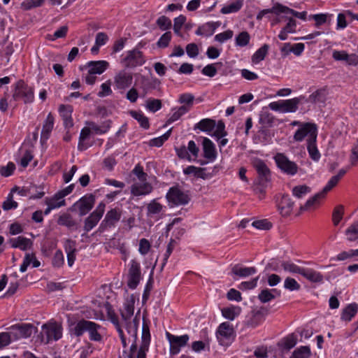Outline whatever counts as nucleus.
I'll return each instance as SVG.
<instances>
[{"mask_svg": "<svg viewBox=\"0 0 358 358\" xmlns=\"http://www.w3.org/2000/svg\"><path fill=\"white\" fill-rule=\"evenodd\" d=\"M130 114L135 120H136L139 122L142 127H143L144 129L149 128L150 125L148 118L145 117L142 113L137 111H131Z\"/></svg>", "mask_w": 358, "mask_h": 358, "instance_id": "obj_44", "label": "nucleus"}, {"mask_svg": "<svg viewBox=\"0 0 358 358\" xmlns=\"http://www.w3.org/2000/svg\"><path fill=\"white\" fill-rule=\"evenodd\" d=\"M294 206V202L288 195H283L278 204V209L282 216H288L291 214Z\"/></svg>", "mask_w": 358, "mask_h": 358, "instance_id": "obj_22", "label": "nucleus"}, {"mask_svg": "<svg viewBox=\"0 0 358 358\" xmlns=\"http://www.w3.org/2000/svg\"><path fill=\"white\" fill-rule=\"evenodd\" d=\"M343 206L341 205L338 206L334 208L332 215V220L334 225L336 226L338 224V223L343 218Z\"/></svg>", "mask_w": 358, "mask_h": 358, "instance_id": "obj_55", "label": "nucleus"}, {"mask_svg": "<svg viewBox=\"0 0 358 358\" xmlns=\"http://www.w3.org/2000/svg\"><path fill=\"white\" fill-rule=\"evenodd\" d=\"M121 211L117 208H113L107 212L103 220L101 222L100 228H110L114 227L115 224L121 218Z\"/></svg>", "mask_w": 358, "mask_h": 358, "instance_id": "obj_16", "label": "nucleus"}, {"mask_svg": "<svg viewBox=\"0 0 358 358\" xmlns=\"http://www.w3.org/2000/svg\"><path fill=\"white\" fill-rule=\"evenodd\" d=\"M106 204L101 202L96 209L85 220L84 230L87 232L92 230L99 222L102 217Z\"/></svg>", "mask_w": 358, "mask_h": 358, "instance_id": "obj_10", "label": "nucleus"}, {"mask_svg": "<svg viewBox=\"0 0 358 358\" xmlns=\"http://www.w3.org/2000/svg\"><path fill=\"white\" fill-rule=\"evenodd\" d=\"M157 24L162 30L164 31L171 28V21L169 17L163 15L157 19Z\"/></svg>", "mask_w": 358, "mask_h": 358, "instance_id": "obj_64", "label": "nucleus"}, {"mask_svg": "<svg viewBox=\"0 0 358 358\" xmlns=\"http://www.w3.org/2000/svg\"><path fill=\"white\" fill-rule=\"evenodd\" d=\"M152 185L146 181L143 183H134L131 187V193L136 196H145L152 192Z\"/></svg>", "mask_w": 358, "mask_h": 358, "instance_id": "obj_18", "label": "nucleus"}, {"mask_svg": "<svg viewBox=\"0 0 358 358\" xmlns=\"http://www.w3.org/2000/svg\"><path fill=\"white\" fill-rule=\"evenodd\" d=\"M345 234L349 241L358 240V220L352 223L346 230Z\"/></svg>", "mask_w": 358, "mask_h": 358, "instance_id": "obj_36", "label": "nucleus"}, {"mask_svg": "<svg viewBox=\"0 0 358 358\" xmlns=\"http://www.w3.org/2000/svg\"><path fill=\"white\" fill-rule=\"evenodd\" d=\"M59 112L62 116L64 125L66 128H71L73 126V122L71 117L73 107L70 105H60Z\"/></svg>", "mask_w": 358, "mask_h": 358, "instance_id": "obj_20", "label": "nucleus"}, {"mask_svg": "<svg viewBox=\"0 0 358 358\" xmlns=\"http://www.w3.org/2000/svg\"><path fill=\"white\" fill-rule=\"evenodd\" d=\"M296 341V336L294 334H289L283 340L282 346L285 349L289 350L295 346Z\"/></svg>", "mask_w": 358, "mask_h": 358, "instance_id": "obj_56", "label": "nucleus"}, {"mask_svg": "<svg viewBox=\"0 0 358 358\" xmlns=\"http://www.w3.org/2000/svg\"><path fill=\"white\" fill-rule=\"evenodd\" d=\"M126 329L129 334H130L134 341L137 338L138 327L139 323V319L135 317L131 321V320L125 322Z\"/></svg>", "mask_w": 358, "mask_h": 358, "instance_id": "obj_35", "label": "nucleus"}, {"mask_svg": "<svg viewBox=\"0 0 358 358\" xmlns=\"http://www.w3.org/2000/svg\"><path fill=\"white\" fill-rule=\"evenodd\" d=\"M256 271L255 267H240L238 265H235L231 269L232 273L240 277L250 276L255 274Z\"/></svg>", "mask_w": 358, "mask_h": 358, "instance_id": "obj_33", "label": "nucleus"}, {"mask_svg": "<svg viewBox=\"0 0 358 358\" xmlns=\"http://www.w3.org/2000/svg\"><path fill=\"white\" fill-rule=\"evenodd\" d=\"M339 180H340L336 176L331 177L329 182H327V184L326 185V186L322 189L321 192H318L315 196L309 199L306 202L305 205L301 206L300 207V211H303L309 209L320 199L324 198L326 194L338 184Z\"/></svg>", "mask_w": 358, "mask_h": 358, "instance_id": "obj_6", "label": "nucleus"}, {"mask_svg": "<svg viewBox=\"0 0 358 358\" xmlns=\"http://www.w3.org/2000/svg\"><path fill=\"white\" fill-rule=\"evenodd\" d=\"M269 13H273L276 15H279L281 13L291 14L293 16L303 20H306L307 15V13L306 11L300 13L280 3H275L272 8L261 10L257 15V20H260L263 18L264 16Z\"/></svg>", "mask_w": 358, "mask_h": 358, "instance_id": "obj_2", "label": "nucleus"}, {"mask_svg": "<svg viewBox=\"0 0 358 358\" xmlns=\"http://www.w3.org/2000/svg\"><path fill=\"white\" fill-rule=\"evenodd\" d=\"M243 5V0H236V1L232 2L231 3L224 6L221 9V13L222 14L236 13L242 8Z\"/></svg>", "mask_w": 358, "mask_h": 358, "instance_id": "obj_37", "label": "nucleus"}, {"mask_svg": "<svg viewBox=\"0 0 358 358\" xmlns=\"http://www.w3.org/2000/svg\"><path fill=\"white\" fill-rule=\"evenodd\" d=\"M40 336L41 341L46 344L52 340H59L62 336V327L61 324L55 322L43 324Z\"/></svg>", "mask_w": 358, "mask_h": 358, "instance_id": "obj_3", "label": "nucleus"}, {"mask_svg": "<svg viewBox=\"0 0 358 358\" xmlns=\"http://www.w3.org/2000/svg\"><path fill=\"white\" fill-rule=\"evenodd\" d=\"M310 350L308 346H302L295 350L291 358H309Z\"/></svg>", "mask_w": 358, "mask_h": 358, "instance_id": "obj_47", "label": "nucleus"}, {"mask_svg": "<svg viewBox=\"0 0 358 358\" xmlns=\"http://www.w3.org/2000/svg\"><path fill=\"white\" fill-rule=\"evenodd\" d=\"M57 224L59 225L65 226L69 229L77 226V222L73 220L71 215L66 213L62 214L59 217L57 220Z\"/></svg>", "mask_w": 358, "mask_h": 358, "instance_id": "obj_34", "label": "nucleus"}, {"mask_svg": "<svg viewBox=\"0 0 358 358\" xmlns=\"http://www.w3.org/2000/svg\"><path fill=\"white\" fill-rule=\"evenodd\" d=\"M252 165L258 173L259 183L264 185L268 182L271 178V171L264 162L257 159L253 161Z\"/></svg>", "mask_w": 358, "mask_h": 358, "instance_id": "obj_14", "label": "nucleus"}, {"mask_svg": "<svg viewBox=\"0 0 358 358\" xmlns=\"http://www.w3.org/2000/svg\"><path fill=\"white\" fill-rule=\"evenodd\" d=\"M148 213L151 215H155L159 213L162 210V206L157 202L155 200H152L147 206Z\"/></svg>", "mask_w": 358, "mask_h": 358, "instance_id": "obj_60", "label": "nucleus"}, {"mask_svg": "<svg viewBox=\"0 0 358 358\" xmlns=\"http://www.w3.org/2000/svg\"><path fill=\"white\" fill-rule=\"evenodd\" d=\"M95 197L93 194H86L83 196L74 206L78 205L80 216L85 215L93 208Z\"/></svg>", "mask_w": 358, "mask_h": 358, "instance_id": "obj_15", "label": "nucleus"}, {"mask_svg": "<svg viewBox=\"0 0 358 358\" xmlns=\"http://www.w3.org/2000/svg\"><path fill=\"white\" fill-rule=\"evenodd\" d=\"M141 279V266L136 260H131L128 273L127 285L130 289H136Z\"/></svg>", "mask_w": 358, "mask_h": 358, "instance_id": "obj_13", "label": "nucleus"}, {"mask_svg": "<svg viewBox=\"0 0 358 358\" xmlns=\"http://www.w3.org/2000/svg\"><path fill=\"white\" fill-rule=\"evenodd\" d=\"M54 117L49 113L43 123V129L41 134V140H47L54 127Z\"/></svg>", "mask_w": 358, "mask_h": 358, "instance_id": "obj_26", "label": "nucleus"}, {"mask_svg": "<svg viewBox=\"0 0 358 358\" xmlns=\"http://www.w3.org/2000/svg\"><path fill=\"white\" fill-rule=\"evenodd\" d=\"M171 40V33L170 31H167L160 37V38L157 43V45L159 48H166L169 45Z\"/></svg>", "mask_w": 358, "mask_h": 358, "instance_id": "obj_63", "label": "nucleus"}, {"mask_svg": "<svg viewBox=\"0 0 358 358\" xmlns=\"http://www.w3.org/2000/svg\"><path fill=\"white\" fill-rule=\"evenodd\" d=\"M330 15L327 13H320L311 15L309 16L310 19L314 20L315 22V27H319L320 26L325 24L327 22V18Z\"/></svg>", "mask_w": 358, "mask_h": 358, "instance_id": "obj_52", "label": "nucleus"}, {"mask_svg": "<svg viewBox=\"0 0 358 358\" xmlns=\"http://www.w3.org/2000/svg\"><path fill=\"white\" fill-rule=\"evenodd\" d=\"M358 310V305L351 303L347 306L342 312L341 319L345 321H350L352 318L357 314Z\"/></svg>", "mask_w": 358, "mask_h": 358, "instance_id": "obj_31", "label": "nucleus"}, {"mask_svg": "<svg viewBox=\"0 0 358 358\" xmlns=\"http://www.w3.org/2000/svg\"><path fill=\"white\" fill-rule=\"evenodd\" d=\"M239 312L240 308L236 307L224 308L222 310L223 317L230 320H234Z\"/></svg>", "mask_w": 358, "mask_h": 358, "instance_id": "obj_48", "label": "nucleus"}, {"mask_svg": "<svg viewBox=\"0 0 358 358\" xmlns=\"http://www.w3.org/2000/svg\"><path fill=\"white\" fill-rule=\"evenodd\" d=\"M284 287L290 291L299 290L301 287L296 280L292 278L287 277L284 282Z\"/></svg>", "mask_w": 358, "mask_h": 358, "instance_id": "obj_57", "label": "nucleus"}, {"mask_svg": "<svg viewBox=\"0 0 358 358\" xmlns=\"http://www.w3.org/2000/svg\"><path fill=\"white\" fill-rule=\"evenodd\" d=\"M109 64L106 61H92L87 64V66L89 68V73L91 74H101L108 67Z\"/></svg>", "mask_w": 358, "mask_h": 358, "instance_id": "obj_21", "label": "nucleus"}, {"mask_svg": "<svg viewBox=\"0 0 358 358\" xmlns=\"http://www.w3.org/2000/svg\"><path fill=\"white\" fill-rule=\"evenodd\" d=\"M304 96H300L291 99L282 101V113H294L298 109L299 104L303 102Z\"/></svg>", "mask_w": 358, "mask_h": 358, "instance_id": "obj_19", "label": "nucleus"}, {"mask_svg": "<svg viewBox=\"0 0 358 358\" xmlns=\"http://www.w3.org/2000/svg\"><path fill=\"white\" fill-rule=\"evenodd\" d=\"M99 328L100 326L95 322L82 319L72 325L71 331L77 337L88 332L92 341H99L101 340V336L98 332Z\"/></svg>", "mask_w": 358, "mask_h": 358, "instance_id": "obj_1", "label": "nucleus"}, {"mask_svg": "<svg viewBox=\"0 0 358 358\" xmlns=\"http://www.w3.org/2000/svg\"><path fill=\"white\" fill-rule=\"evenodd\" d=\"M183 173L185 175L193 174L195 177L198 178H202L206 180L211 177L210 173H206L205 168L196 167L194 166H189L186 169L183 170Z\"/></svg>", "mask_w": 358, "mask_h": 358, "instance_id": "obj_25", "label": "nucleus"}, {"mask_svg": "<svg viewBox=\"0 0 358 358\" xmlns=\"http://www.w3.org/2000/svg\"><path fill=\"white\" fill-rule=\"evenodd\" d=\"M166 336L170 343V353L171 355L179 353L180 348L185 346L189 338L187 334L178 336L166 332Z\"/></svg>", "mask_w": 358, "mask_h": 358, "instance_id": "obj_11", "label": "nucleus"}, {"mask_svg": "<svg viewBox=\"0 0 358 358\" xmlns=\"http://www.w3.org/2000/svg\"><path fill=\"white\" fill-rule=\"evenodd\" d=\"M110 120L105 121L101 125H98L94 122H87L86 124L90 127L91 131H94L96 134H103L106 133L110 128Z\"/></svg>", "mask_w": 358, "mask_h": 358, "instance_id": "obj_29", "label": "nucleus"}, {"mask_svg": "<svg viewBox=\"0 0 358 358\" xmlns=\"http://www.w3.org/2000/svg\"><path fill=\"white\" fill-rule=\"evenodd\" d=\"M203 156L210 161H213L217 157L215 145L208 138L203 140Z\"/></svg>", "mask_w": 358, "mask_h": 358, "instance_id": "obj_24", "label": "nucleus"}, {"mask_svg": "<svg viewBox=\"0 0 358 358\" xmlns=\"http://www.w3.org/2000/svg\"><path fill=\"white\" fill-rule=\"evenodd\" d=\"M250 36L247 31H242L236 37V44L240 47L246 46L250 41Z\"/></svg>", "mask_w": 358, "mask_h": 358, "instance_id": "obj_53", "label": "nucleus"}, {"mask_svg": "<svg viewBox=\"0 0 358 358\" xmlns=\"http://www.w3.org/2000/svg\"><path fill=\"white\" fill-rule=\"evenodd\" d=\"M215 127V121L211 119H203L195 124L194 129H199L203 131L210 132Z\"/></svg>", "mask_w": 358, "mask_h": 358, "instance_id": "obj_32", "label": "nucleus"}, {"mask_svg": "<svg viewBox=\"0 0 358 358\" xmlns=\"http://www.w3.org/2000/svg\"><path fill=\"white\" fill-rule=\"evenodd\" d=\"M234 333L232 326L228 322H223L218 327L217 334L224 338L230 337Z\"/></svg>", "mask_w": 358, "mask_h": 358, "instance_id": "obj_39", "label": "nucleus"}, {"mask_svg": "<svg viewBox=\"0 0 358 358\" xmlns=\"http://www.w3.org/2000/svg\"><path fill=\"white\" fill-rule=\"evenodd\" d=\"M173 110L175 111L167 120L168 124H171L178 120L182 115L187 113L189 110V107L182 106L178 108H174Z\"/></svg>", "mask_w": 358, "mask_h": 358, "instance_id": "obj_40", "label": "nucleus"}, {"mask_svg": "<svg viewBox=\"0 0 358 358\" xmlns=\"http://www.w3.org/2000/svg\"><path fill=\"white\" fill-rule=\"evenodd\" d=\"M122 63L125 67L128 68L143 65L145 63L143 52L136 48L128 51L126 57L122 60Z\"/></svg>", "mask_w": 358, "mask_h": 358, "instance_id": "obj_12", "label": "nucleus"}, {"mask_svg": "<svg viewBox=\"0 0 358 358\" xmlns=\"http://www.w3.org/2000/svg\"><path fill=\"white\" fill-rule=\"evenodd\" d=\"M13 98L15 100L22 99L27 103H31L34 100V91L31 87L26 85L22 80L17 83L14 93Z\"/></svg>", "mask_w": 358, "mask_h": 358, "instance_id": "obj_9", "label": "nucleus"}, {"mask_svg": "<svg viewBox=\"0 0 358 358\" xmlns=\"http://www.w3.org/2000/svg\"><path fill=\"white\" fill-rule=\"evenodd\" d=\"M307 149L310 158L314 161H317L320 158V153L316 146V141H310L307 143Z\"/></svg>", "mask_w": 358, "mask_h": 358, "instance_id": "obj_45", "label": "nucleus"}, {"mask_svg": "<svg viewBox=\"0 0 358 358\" xmlns=\"http://www.w3.org/2000/svg\"><path fill=\"white\" fill-rule=\"evenodd\" d=\"M301 275L312 282L321 283L324 279L322 274L312 268H303Z\"/></svg>", "mask_w": 358, "mask_h": 358, "instance_id": "obj_28", "label": "nucleus"}, {"mask_svg": "<svg viewBox=\"0 0 358 358\" xmlns=\"http://www.w3.org/2000/svg\"><path fill=\"white\" fill-rule=\"evenodd\" d=\"M171 133V129L167 131L162 136L155 138L150 141V145L151 146L160 147L163 145V143L169 138Z\"/></svg>", "mask_w": 358, "mask_h": 358, "instance_id": "obj_54", "label": "nucleus"}, {"mask_svg": "<svg viewBox=\"0 0 358 358\" xmlns=\"http://www.w3.org/2000/svg\"><path fill=\"white\" fill-rule=\"evenodd\" d=\"M317 136V125L314 123L306 122L301 124L295 132L293 138L294 141L301 142L305 138H307V143L310 141H316Z\"/></svg>", "mask_w": 358, "mask_h": 358, "instance_id": "obj_4", "label": "nucleus"}, {"mask_svg": "<svg viewBox=\"0 0 358 358\" xmlns=\"http://www.w3.org/2000/svg\"><path fill=\"white\" fill-rule=\"evenodd\" d=\"M274 117L271 113L266 110H263L260 113L259 122L264 124H271Z\"/></svg>", "mask_w": 358, "mask_h": 358, "instance_id": "obj_58", "label": "nucleus"}, {"mask_svg": "<svg viewBox=\"0 0 358 358\" xmlns=\"http://www.w3.org/2000/svg\"><path fill=\"white\" fill-rule=\"evenodd\" d=\"M327 92L324 88L319 89L313 92L308 97L303 100L305 102L310 101L312 103H324L327 99Z\"/></svg>", "mask_w": 358, "mask_h": 358, "instance_id": "obj_27", "label": "nucleus"}, {"mask_svg": "<svg viewBox=\"0 0 358 358\" xmlns=\"http://www.w3.org/2000/svg\"><path fill=\"white\" fill-rule=\"evenodd\" d=\"M310 192V188L307 185H298L292 189V194L296 198H302Z\"/></svg>", "mask_w": 358, "mask_h": 358, "instance_id": "obj_51", "label": "nucleus"}, {"mask_svg": "<svg viewBox=\"0 0 358 358\" xmlns=\"http://www.w3.org/2000/svg\"><path fill=\"white\" fill-rule=\"evenodd\" d=\"M46 204H50L54 209L65 205V200L57 192L50 199H46Z\"/></svg>", "mask_w": 358, "mask_h": 358, "instance_id": "obj_42", "label": "nucleus"}, {"mask_svg": "<svg viewBox=\"0 0 358 358\" xmlns=\"http://www.w3.org/2000/svg\"><path fill=\"white\" fill-rule=\"evenodd\" d=\"M166 197L169 203L176 206H184L190 201V196L188 192H184L178 187H171Z\"/></svg>", "mask_w": 358, "mask_h": 358, "instance_id": "obj_5", "label": "nucleus"}, {"mask_svg": "<svg viewBox=\"0 0 358 358\" xmlns=\"http://www.w3.org/2000/svg\"><path fill=\"white\" fill-rule=\"evenodd\" d=\"M17 189V187L12 189L11 192L8 195L6 200L3 203L2 208L4 210L17 208L18 204L13 199V192Z\"/></svg>", "mask_w": 358, "mask_h": 358, "instance_id": "obj_41", "label": "nucleus"}, {"mask_svg": "<svg viewBox=\"0 0 358 358\" xmlns=\"http://www.w3.org/2000/svg\"><path fill=\"white\" fill-rule=\"evenodd\" d=\"M162 104L160 99H149L146 101V108L152 113H155L162 108Z\"/></svg>", "mask_w": 358, "mask_h": 358, "instance_id": "obj_50", "label": "nucleus"}, {"mask_svg": "<svg viewBox=\"0 0 358 358\" xmlns=\"http://www.w3.org/2000/svg\"><path fill=\"white\" fill-rule=\"evenodd\" d=\"M273 292H276L275 289L269 290L268 289H264L260 292L258 295V299L262 303H267L271 301L275 298L274 294L272 293Z\"/></svg>", "mask_w": 358, "mask_h": 358, "instance_id": "obj_49", "label": "nucleus"}, {"mask_svg": "<svg viewBox=\"0 0 358 358\" xmlns=\"http://www.w3.org/2000/svg\"><path fill=\"white\" fill-rule=\"evenodd\" d=\"M185 21L186 17L182 15H180L174 19L173 31L177 35L181 36L180 29Z\"/></svg>", "mask_w": 358, "mask_h": 358, "instance_id": "obj_59", "label": "nucleus"}, {"mask_svg": "<svg viewBox=\"0 0 358 358\" xmlns=\"http://www.w3.org/2000/svg\"><path fill=\"white\" fill-rule=\"evenodd\" d=\"M275 162L278 167L285 173L294 176L298 171V166L292 161H290L288 157L282 153H278L274 157Z\"/></svg>", "mask_w": 358, "mask_h": 358, "instance_id": "obj_7", "label": "nucleus"}, {"mask_svg": "<svg viewBox=\"0 0 358 358\" xmlns=\"http://www.w3.org/2000/svg\"><path fill=\"white\" fill-rule=\"evenodd\" d=\"M132 80V74L125 71H120L114 78L115 86L120 90L129 87L131 85Z\"/></svg>", "mask_w": 358, "mask_h": 358, "instance_id": "obj_17", "label": "nucleus"}, {"mask_svg": "<svg viewBox=\"0 0 358 358\" xmlns=\"http://www.w3.org/2000/svg\"><path fill=\"white\" fill-rule=\"evenodd\" d=\"M266 313L267 310L263 308L257 310L254 313L252 317L248 322V326L251 327H256L264 320V317Z\"/></svg>", "mask_w": 358, "mask_h": 358, "instance_id": "obj_30", "label": "nucleus"}, {"mask_svg": "<svg viewBox=\"0 0 358 358\" xmlns=\"http://www.w3.org/2000/svg\"><path fill=\"white\" fill-rule=\"evenodd\" d=\"M8 242L12 248H20L23 251L29 249L33 245V242L30 239L23 236L10 238Z\"/></svg>", "mask_w": 358, "mask_h": 358, "instance_id": "obj_23", "label": "nucleus"}, {"mask_svg": "<svg viewBox=\"0 0 358 358\" xmlns=\"http://www.w3.org/2000/svg\"><path fill=\"white\" fill-rule=\"evenodd\" d=\"M134 306L133 303H127L124 305V309L121 311V315L124 322L131 319L134 315Z\"/></svg>", "mask_w": 358, "mask_h": 358, "instance_id": "obj_43", "label": "nucleus"}, {"mask_svg": "<svg viewBox=\"0 0 358 358\" xmlns=\"http://www.w3.org/2000/svg\"><path fill=\"white\" fill-rule=\"evenodd\" d=\"M252 225L254 227L262 230H268L270 229L272 227L271 222L266 219L254 221L252 223Z\"/></svg>", "mask_w": 358, "mask_h": 358, "instance_id": "obj_62", "label": "nucleus"}, {"mask_svg": "<svg viewBox=\"0 0 358 358\" xmlns=\"http://www.w3.org/2000/svg\"><path fill=\"white\" fill-rule=\"evenodd\" d=\"M283 269L292 273H299L301 275L303 268L299 267L295 264L290 262H283L281 264Z\"/></svg>", "mask_w": 358, "mask_h": 358, "instance_id": "obj_46", "label": "nucleus"}, {"mask_svg": "<svg viewBox=\"0 0 358 358\" xmlns=\"http://www.w3.org/2000/svg\"><path fill=\"white\" fill-rule=\"evenodd\" d=\"M34 327L31 324H17L9 328L12 340L27 338L31 336Z\"/></svg>", "mask_w": 358, "mask_h": 358, "instance_id": "obj_8", "label": "nucleus"}, {"mask_svg": "<svg viewBox=\"0 0 358 358\" xmlns=\"http://www.w3.org/2000/svg\"><path fill=\"white\" fill-rule=\"evenodd\" d=\"M269 46L267 44H264L259 49H258L252 57V62L255 64H257L262 61L266 55H267Z\"/></svg>", "mask_w": 358, "mask_h": 358, "instance_id": "obj_38", "label": "nucleus"}, {"mask_svg": "<svg viewBox=\"0 0 358 358\" xmlns=\"http://www.w3.org/2000/svg\"><path fill=\"white\" fill-rule=\"evenodd\" d=\"M44 0H24L22 3V7L24 10H30L32 8L42 6Z\"/></svg>", "mask_w": 358, "mask_h": 358, "instance_id": "obj_61", "label": "nucleus"}]
</instances>
